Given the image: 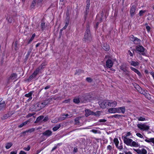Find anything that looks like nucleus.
<instances>
[{
  "mask_svg": "<svg viewBox=\"0 0 154 154\" xmlns=\"http://www.w3.org/2000/svg\"><path fill=\"white\" fill-rule=\"evenodd\" d=\"M83 39L84 41L87 42L90 41L92 39L88 23L86 25V31L84 35Z\"/></svg>",
  "mask_w": 154,
  "mask_h": 154,
  "instance_id": "obj_1",
  "label": "nucleus"
},
{
  "mask_svg": "<svg viewBox=\"0 0 154 154\" xmlns=\"http://www.w3.org/2000/svg\"><path fill=\"white\" fill-rule=\"evenodd\" d=\"M130 39L134 44L138 45H140L141 40L137 38L134 37L133 35H131L130 36Z\"/></svg>",
  "mask_w": 154,
  "mask_h": 154,
  "instance_id": "obj_2",
  "label": "nucleus"
},
{
  "mask_svg": "<svg viewBox=\"0 0 154 154\" xmlns=\"http://www.w3.org/2000/svg\"><path fill=\"white\" fill-rule=\"evenodd\" d=\"M85 97L84 96H80V97L77 98H75L73 100V102L76 103H79L80 101L83 103H85L86 101V100L84 99Z\"/></svg>",
  "mask_w": 154,
  "mask_h": 154,
  "instance_id": "obj_3",
  "label": "nucleus"
},
{
  "mask_svg": "<svg viewBox=\"0 0 154 154\" xmlns=\"http://www.w3.org/2000/svg\"><path fill=\"white\" fill-rule=\"evenodd\" d=\"M136 48L137 51L140 53H142L141 54L142 55H145V53L143 52L145 49L143 46L140 45H138L136 46Z\"/></svg>",
  "mask_w": 154,
  "mask_h": 154,
  "instance_id": "obj_4",
  "label": "nucleus"
},
{
  "mask_svg": "<svg viewBox=\"0 0 154 154\" xmlns=\"http://www.w3.org/2000/svg\"><path fill=\"white\" fill-rule=\"evenodd\" d=\"M122 138L125 143L128 146H130L131 145V143L132 141V140L131 139L126 137H122Z\"/></svg>",
  "mask_w": 154,
  "mask_h": 154,
  "instance_id": "obj_5",
  "label": "nucleus"
},
{
  "mask_svg": "<svg viewBox=\"0 0 154 154\" xmlns=\"http://www.w3.org/2000/svg\"><path fill=\"white\" fill-rule=\"evenodd\" d=\"M137 127L141 130H148L149 129V127L144 124L137 125Z\"/></svg>",
  "mask_w": 154,
  "mask_h": 154,
  "instance_id": "obj_6",
  "label": "nucleus"
},
{
  "mask_svg": "<svg viewBox=\"0 0 154 154\" xmlns=\"http://www.w3.org/2000/svg\"><path fill=\"white\" fill-rule=\"evenodd\" d=\"M66 119V117H65L64 114H63L62 115V117H58L57 119H55L53 121H52L51 122L53 123H55L59 122L65 120Z\"/></svg>",
  "mask_w": 154,
  "mask_h": 154,
  "instance_id": "obj_7",
  "label": "nucleus"
},
{
  "mask_svg": "<svg viewBox=\"0 0 154 154\" xmlns=\"http://www.w3.org/2000/svg\"><path fill=\"white\" fill-rule=\"evenodd\" d=\"M87 5L86 8V9L85 11V18H86V16L88 14L89 11V8L90 6V0H87L86 1Z\"/></svg>",
  "mask_w": 154,
  "mask_h": 154,
  "instance_id": "obj_8",
  "label": "nucleus"
},
{
  "mask_svg": "<svg viewBox=\"0 0 154 154\" xmlns=\"http://www.w3.org/2000/svg\"><path fill=\"white\" fill-rule=\"evenodd\" d=\"M109 102L108 101H103L102 102H100L99 105L100 107L102 108H105L109 106Z\"/></svg>",
  "mask_w": 154,
  "mask_h": 154,
  "instance_id": "obj_9",
  "label": "nucleus"
},
{
  "mask_svg": "<svg viewBox=\"0 0 154 154\" xmlns=\"http://www.w3.org/2000/svg\"><path fill=\"white\" fill-rule=\"evenodd\" d=\"M52 98H49L47 99L44 100L43 102L41 103V104L42 105V107H44L45 106L48 104L52 100Z\"/></svg>",
  "mask_w": 154,
  "mask_h": 154,
  "instance_id": "obj_10",
  "label": "nucleus"
},
{
  "mask_svg": "<svg viewBox=\"0 0 154 154\" xmlns=\"http://www.w3.org/2000/svg\"><path fill=\"white\" fill-rule=\"evenodd\" d=\"M135 10L136 6L135 5H133L131 7L130 11V15L131 17L134 15Z\"/></svg>",
  "mask_w": 154,
  "mask_h": 154,
  "instance_id": "obj_11",
  "label": "nucleus"
},
{
  "mask_svg": "<svg viewBox=\"0 0 154 154\" xmlns=\"http://www.w3.org/2000/svg\"><path fill=\"white\" fill-rule=\"evenodd\" d=\"M5 105V101L4 100H3L2 98H0V111L4 109Z\"/></svg>",
  "mask_w": 154,
  "mask_h": 154,
  "instance_id": "obj_12",
  "label": "nucleus"
},
{
  "mask_svg": "<svg viewBox=\"0 0 154 154\" xmlns=\"http://www.w3.org/2000/svg\"><path fill=\"white\" fill-rule=\"evenodd\" d=\"M38 73L39 72L37 70H35L32 75L29 76L28 79V80H31L33 78H35Z\"/></svg>",
  "mask_w": 154,
  "mask_h": 154,
  "instance_id": "obj_13",
  "label": "nucleus"
},
{
  "mask_svg": "<svg viewBox=\"0 0 154 154\" xmlns=\"http://www.w3.org/2000/svg\"><path fill=\"white\" fill-rule=\"evenodd\" d=\"M52 134V132L49 130H46L42 133L43 136H46L47 137H48L51 136Z\"/></svg>",
  "mask_w": 154,
  "mask_h": 154,
  "instance_id": "obj_14",
  "label": "nucleus"
},
{
  "mask_svg": "<svg viewBox=\"0 0 154 154\" xmlns=\"http://www.w3.org/2000/svg\"><path fill=\"white\" fill-rule=\"evenodd\" d=\"M17 75L16 73L12 74L8 78V81H11L12 80L15 79L17 78Z\"/></svg>",
  "mask_w": 154,
  "mask_h": 154,
  "instance_id": "obj_15",
  "label": "nucleus"
},
{
  "mask_svg": "<svg viewBox=\"0 0 154 154\" xmlns=\"http://www.w3.org/2000/svg\"><path fill=\"white\" fill-rule=\"evenodd\" d=\"M106 66L108 68L112 67L113 65V63L112 61L109 59L107 60L106 62Z\"/></svg>",
  "mask_w": 154,
  "mask_h": 154,
  "instance_id": "obj_16",
  "label": "nucleus"
},
{
  "mask_svg": "<svg viewBox=\"0 0 154 154\" xmlns=\"http://www.w3.org/2000/svg\"><path fill=\"white\" fill-rule=\"evenodd\" d=\"M136 86L137 88L138 89L137 90L139 92H140L141 94H143L144 95L146 96H148V94L147 93V91H146V92H145L144 93H143V91L142 90V89L141 88V87H140L138 85H137Z\"/></svg>",
  "mask_w": 154,
  "mask_h": 154,
  "instance_id": "obj_17",
  "label": "nucleus"
},
{
  "mask_svg": "<svg viewBox=\"0 0 154 154\" xmlns=\"http://www.w3.org/2000/svg\"><path fill=\"white\" fill-rule=\"evenodd\" d=\"M35 109L37 110H39L44 107H42V105L41 104V103H38L36 104L35 106Z\"/></svg>",
  "mask_w": 154,
  "mask_h": 154,
  "instance_id": "obj_18",
  "label": "nucleus"
},
{
  "mask_svg": "<svg viewBox=\"0 0 154 154\" xmlns=\"http://www.w3.org/2000/svg\"><path fill=\"white\" fill-rule=\"evenodd\" d=\"M85 116L88 117L90 115H93V112L91 111L89 109H86L85 110Z\"/></svg>",
  "mask_w": 154,
  "mask_h": 154,
  "instance_id": "obj_19",
  "label": "nucleus"
},
{
  "mask_svg": "<svg viewBox=\"0 0 154 154\" xmlns=\"http://www.w3.org/2000/svg\"><path fill=\"white\" fill-rule=\"evenodd\" d=\"M33 92V91H30L29 93L26 94L25 95V97H29L28 99L27 100L28 102L31 100L32 99V95Z\"/></svg>",
  "mask_w": 154,
  "mask_h": 154,
  "instance_id": "obj_20",
  "label": "nucleus"
},
{
  "mask_svg": "<svg viewBox=\"0 0 154 154\" xmlns=\"http://www.w3.org/2000/svg\"><path fill=\"white\" fill-rule=\"evenodd\" d=\"M44 117V116L42 115L38 116L37 118L36 121L34 122V123H37L42 122L41 121L43 119Z\"/></svg>",
  "mask_w": 154,
  "mask_h": 154,
  "instance_id": "obj_21",
  "label": "nucleus"
},
{
  "mask_svg": "<svg viewBox=\"0 0 154 154\" xmlns=\"http://www.w3.org/2000/svg\"><path fill=\"white\" fill-rule=\"evenodd\" d=\"M129 63L131 65L134 66H138L139 65V63L137 61L135 62L133 61H131Z\"/></svg>",
  "mask_w": 154,
  "mask_h": 154,
  "instance_id": "obj_22",
  "label": "nucleus"
},
{
  "mask_svg": "<svg viewBox=\"0 0 154 154\" xmlns=\"http://www.w3.org/2000/svg\"><path fill=\"white\" fill-rule=\"evenodd\" d=\"M108 112L110 113H116V108H111L108 109Z\"/></svg>",
  "mask_w": 154,
  "mask_h": 154,
  "instance_id": "obj_23",
  "label": "nucleus"
},
{
  "mask_svg": "<svg viewBox=\"0 0 154 154\" xmlns=\"http://www.w3.org/2000/svg\"><path fill=\"white\" fill-rule=\"evenodd\" d=\"M130 146H133L135 147H137L139 146V145L137 143H136L134 141H132L131 143V145H130Z\"/></svg>",
  "mask_w": 154,
  "mask_h": 154,
  "instance_id": "obj_24",
  "label": "nucleus"
},
{
  "mask_svg": "<svg viewBox=\"0 0 154 154\" xmlns=\"http://www.w3.org/2000/svg\"><path fill=\"white\" fill-rule=\"evenodd\" d=\"M117 104V103L116 101H113L111 102H109V106L115 107L116 106Z\"/></svg>",
  "mask_w": 154,
  "mask_h": 154,
  "instance_id": "obj_25",
  "label": "nucleus"
},
{
  "mask_svg": "<svg viewBox=\"0 0 154 154\" xmlns=\"http://www.w3.org/2000/svg\"><path fill=\"white\" fill-rule=\"evenodd\" d=\"M81 118V117H77L75 119V124L77 125H79V120Z\"/></svg>",
  "mask_w": 154,
  "mask_h": 154,
  "instance_id": "obj_26",
  "label": "nucleus"
},
{
  "mask_svg": "<svg viewBox=\"0 0 154 154\" xmlns=\"http://www.w3.org/2000/svg\"><path fill=\"white\" fill-rule=\"evenodd\" d=\"M45 66V65L44 64H42L39 67H38L36 70H37L38 72H39L40 70L44 68V66Z\"/></svg>",
  "mask_w": 154,
  "mask_h": 154,
  "instance_id": "obj_27",
  "label": "nucleus"
},
{
  "mask_svg": "<svg viewBox=\"0 0 154 154\" xmlns=\"http://www.w3.org/2000/svg\"><path fill=\"white\" fill-rule=\"evenodd\" d=\"M12 143L11 142H9L6 144L5 148L7 149L10 148L12 145Z\"/></svg>",
  "mask_w": 154,
  "mask_h": 154,
  "instance_id": "obj_28",
  "label": "nucleus"
},
{
  "mask_svg": "<svg viewBox=\"0 0 154 154\" xmlns=\"http://www.w3.org/2000/svg\"><path fill=\"white\" fill-rule=\"evenodd\" d=\"M103 48L105 51H108L109 49V47L107 44H104L103 46Z\"/></svg>",
  "mask_w": 154,
  "mask_h": 154,
  "instance_id": "obj_29",
  "label": "nucleus"
},
{
  "mask_svg": "<svg viewBox=\"0 0 154 154\" xmlns=\"http://www.w3.org/2000/svg\"><path fill=\"white\" fill-rule=\"evenodd\" d=\"M29 122V120H27V121H25V122L22 123L20 125H19L18 126V127L19 128H21L23 126L26 125Z\"/></svg>",
  "mask_w": 154,
  "mask_h": 154,
  "instance_id": "obj_30",
  "label": "nucleus"
},
{
  "mask_svg": "<svg viewBox=\"0 0 154 154\" xmlns=\"http://www.w3.org/2000/svg\"><path fill=\"white\" fill-rule=\"evenodd\" d=\"M60 126L61 125L60 124L57 125L56 126L53 128L52 130L54 131H56L59 128Z\"/></svg>",
  "mask_w": 154,
  "mask_h": 154,
  "instance_id": "obj_31",
  "label": "nucleus"
},
{
  "mask_svg": "<svg viewBox=\"0 0 154 154\" xmlns=\"http://www.w3.org/2000/svg\"><path fill=\"white\" fill-rule=\"evenodd\" d=\"M41 28L42 30H43L46 28L45 23L44 21H42L41 25Z\"/></svg>",
  "mask_w": 154,
  "mask_h": 154,
  "instance_id": "obj_32",
  "label": "nucleus"
},
{
  "mask_svg": "<svg viewBox=\"0 0 154 154\" xmlns=\"http://www.w3.org/2000/svg\"><path fill=\"white\" fill-rule=\"evenodd\" d=\"M101 111H97L96 112H93V115H94L96 116H99L101 114Z\"/></svg>",
  "mask_w": 154,
  "mask_h": 154,
  "instance_id": "obj_33",
  "label": "nucleus"
},
{
  "mask_svg": "<svg viewBox=\"0 0 154 154\" xmlns=\"http://www.w3.org/2000/svg\"><path fill=\"white\" fill-rule=\"evenodd\" d=\"M145 141L148 143L152 142L153 143H154V138H152L149 139H146L145 140Z\"/></svg>",
  "mask_w": 154,
  "mask_h": 154,
  "instance_id": "obj_34",
  "label": "nucleus"
},
{
  "mask_svg": "<svg viewBox=\"0 0 154 154\" xmlns=\"http://www.w3.org/2000/svg\"><path fill=\"white\" fill-rule=\"evenodd\" d=\"M7 19L8 20V22L10 23H11L13 20V17L12 16H9L7 18Z\"/></svg>",
  "mask_w": 154,
  "mask_h": 154,
  "instance_id": "obj_35",
  "label": "nucleus"
},
{
  "mask_svg": "<svg viewBox=\"0 0 154 154\" xmlns=\"http://www.w3.org/2000/svg\"><path fill=\"white\" fill-rule=\"evenodd\" d=\"M32 51V50L31 49H29L28 51L27 54L25 58V60H27L28 58V57L31 53Z\"/></svg>",
  "mask_w": 154,
  "mask_h": 154,
  "instance_id": "obj_36",
  "label": "nucleus"
},
{
  "mask_svg": "<svg viewBox=\"0 0 154 154\" xmlns=\"http://www.w3.org/2000/svg\"><path fill=\"white\" fill-rule=\"evenodd\" d=\"M121 112L123 114H124L125 111V106H122L119 107Z\"/></svg>",
  "mask_w": 154,
  "mask_h": 154,
  "instance_id": "obj_37",
  "label": "nucleus"
},
{
  "mask_svg": "<svg viewBox=\"0 0 154 154\" xmlns=\"http://www.w3.org/2000/svg\"><path fill=\"white\" fill-rule=\"evenodd\" d=\"M36 2V0H33L30 6L31 8H34Z\"/></svg>",
  "mask_w": 154,
  "mask_h": 154,
  "instance_id": "obj_38",
  "label": "nucleus"
},
{
  "mask_svg": "<svg viewBox=\"0 0 154 154\" xmlns=\"http://www.w3.org/2000/svg\"><path fill=\"white\" fill-rule=\"evenodd\" d=\"M113 141L115 143V144L116 146H117L118 145L119 143V141L118 140V139L117 138H115L114 139Z\"/></svg>",
  "mask_w": 154,
  "mask_h": 154,
  "instance_id": "obj_39",
  "label": "nucleus"
},
{
  "mask_svg": "<svg viewBox=\"0 0 154 154\" xmlns=\"http://www.w3.org/2000/svg\"><path fill=\"white\" fill-rule=\"evenodd\" d=\"M35 36V33H34L33 34L32 36L30 38V39L29 40L28 42V44H29L33 39L34 38Z\"/></svg>",
  "mask_w": 154,
  "mask_h": 154,
  "instance_id": "obj_40",
  "label": "nucleus"
},
{
  "mask_svg": "<svg viewBox=\"0 0 154 154\" xmlns=\"http://www.w3.org/2000/svg\"><path fill=\"white\" fill-rule=\"evenodd\" d=\"M146 12V10H141L139 13L140 16H141L143 15V14Z\"/></svg>",
  "mask_w": 154,
  "mask_h": 154,
  "instance_id": "obj_41",
  "label": "nucleus"
},
{
  "mask_svg": "<svg viewBox=\"0 0 154 154\" xmlns=\"http://www.w3.org/2000/svg\"><path fill=\"white\" fill-rule=\"evenodd\" d=\"M35 112H33L32 113H29L26 116V118H28L32 116L35 114Z\"/></svg>",
  "mask_w": 154,
  "mask_h": 154,
  "instance_id": "obj_42",
  "label": "nucleus"
},
{
  "mask_svg": "<svg viewBox=\"0 0 154 154\" xmlns=\"http://www.w3.org/2000/svg\"><path fill=\"white\" fill-rule=\"evenodd\" d=\"M121 116V115L119 114H116L114 115H113L112 116V118H119Z\"/></svg>",
  "mask_w": 154,
  "mask_h": 154,
  "instance_id": "obj_43",
  "label": "nucleus"
},
{
  "mask_svg": "<svg viewBox=\"0 0 154 154\" xmlns=\"http://www.w3.org/2000/svg\"><path fill=\"white\" fill-rule=\"evenodd\" d=\"M134 50H135L134 49L133 50H132V52L130 51H128V54L130 55V56L132 57L133 56V54L134 53Z\"/></svg>",
  "mask_w": 154,
  "mask_h": 154,
  "instance_id": "obj_44",
  "label": "nucleus"
},
{
  "mask_svg": "<svg viewBox=\"0 0 154 154\" xmlns=\"http://www.w3.org/2000/svg\"><path fill=\"white\" fill-rule=\"evenodd\" d=\"M137 118L138 119L139 121H144L145 120V119L142 117H137Z\"/></svg>",
  "mask_w": 154,
  "mask_h": 154,
  "instance_id": "obj_45",
  "label": "nucleus"
},
{
  "mask_svg": "<svg viewBox=\"0 0 154 154\" xmlns=\"http://www.w3.org/2000/svg\"><path fill=\"white\" fill-rule=\"evenodd\" d=\"M86 81L88 82L91 83L93 81L92 79L90 77H87L86 78Z\"/></svg>",
  "mask_w": 154,
  "mask_h": 154,
  "instance_id": "obj_46",
  "label": "nucleus"
},
{
  "mask_svg": "<svg viewBox=\"0 0 154 154\" xmlns=\"http://www.w3.org/2000/svg\"><path fill=\"white\" fill-rule=\"evenodd\" d=\"M9 115L8 114H5L2 117V120H4L5 119H7L9 117Z\"/></svg>",
  "mask_w": 154,
  "mask_h": 154,
  "instance_id": "obj_47",
  "label": "nucleus"
},
{
  "mask_svg": "<svg viewBox=\"0 0 154 154\" xmlns=\"http://www.w3.org/2000/svg\"><path fill=\"white\" fill-rule=\"evenodd\" d=\"M141 154H146V153H147V151L144 149H142L141 150Z\"/></svg>",
  "mask_w": 154,
  "mask_h": 154,
  "instance_id": "obj_48",
  "label": "nucleus"
},
{
  "mask_svg": "<svg viewBox=\"0 0 154 154\" xmlns=\"http://www.w3.org/2000/svg\"><path fill=\"white\" fill-rule=\"evenodd\" d=\"M49 120V118L48 116H46L45 117L42 121H43L44 122H46Z\"/></svg>",
  "mask_w": 154,
  "mask_h": 154,
  "instance_id": "obj_49",
  "label": "nucleus"
},
{
  "mask_svg": "<svg viewBox=\"0 0 154 154\" xmlns=\"http://www.w3.org/2000/svg\"><path fill=\"white\" fill-rule=\"evenodd\" d=\"M91 131L92 132L94 133H95V134H96L97 133H100V131L98 132V131L97 130H95L94 129H93V130H91Z\"/></svg>",
  "mask_w": 154,
  "mask_h": 154,
  "instance_id": "obj_50",
  "label": "nucleus"
},
{
  "mask_svg": "<svg viewBox=\"0 0 154 154\" xmlns=\"http://www.w3.org/2000/svg\"><path fill=\"white\" fill-rule=\"evenodd\" d=\"M30 147L28 146L27 147H24L23 148V150L25 151H28L30 149Z\"/></svg>",
  "mask_w": 154,
  "mask_h": 154,
  "instance_id": "obj_51",
  "label": "nucleus"
},
{
  "mask_svg": "<svg viewBox=\"0 0 154 154\" xmlns=\"http://www.w3.org/2000/svg\"><path fill=\"white\" fill-rule=\"evenodd\" d=\"M131 135V134L130 132H128L126 134H125V136H123L122 137H129Z\"/></svg>",
  "mask_w": 154,
  "mask_h": 154,
  "instance_id": "obj_52",
  "label": "nucleus"
},
{
  "mask_svg": "<svg viewBox=\"0 0 154 154\" xmlns=\"http://www.w3.org/2000/svg\"><path fill=\"white\" fill-rule=\"evenodd\" d=\"M134 72L136 73L139 76H140L141 75V74L140 72L137 69H136L135 71H134Z\"/></svg>",
  "mask_w": 154,
  "mask_h": 154,
  "instance_id": "obj_53",
  "label": "nucleus"
},
{
  "mask_svg": "<svg viewBox=\"0 0 154 154\" xmlns=\"http://www.w3.org/2000/svg\"><path fill=\"white\" fill-rule=\"evenodd\" d=\"M35 131V129L34 128H32L31 129H30L27 131H26L27 132H29L30 133H31L32 132H33Z\"/></svg>",
  "mask_w": 154,
  "mask_h": 154,
  "instance_id": "obj_54",
  "label": "nucleus"
},
{
  "mask_svg": "<svg viewBox=\"0 0 154 154\" xmlns=\"http://www.w3.org/2000/svg\"><path fill=\"white\" fill-rule=\"evenodd\" d=\"M82 71V70L80 69H78V70H76V72L75 73V74H78L79 75V73L81 72Z\"/></svg>",
  "mask_w": 154,
  "mask_h": 154,
  "instance_id": "obj_55",
  "label": "nucleus"
},
{
  "mask_svg": "<svg viewBox=\"0 0 154 154\" xmlns=\"http://www.w3.org/2000/svg\"><path fill=\"white\" fill-rule=\"evenodd\" d=\"M65 115V117H66V118H70L72 116V114H70V115H69L68 114H66L65 115Z\"/></svg>",
  "mask_w": 154,
  "mask_h": 154,
  "instance_id": "obj_56",
  "label": "nucleus"
},
{
  "mask_svg": "<svg viewBox=\"0 0 154 154\" xmlns=\"http://www.w3.org/2000/svg\"><path fill=\"white\" fill-rule=\"evenodd\" d=\"M117 148H118L120 150H121L123 149V147L122 145H121L119 146H116Z\"/></svg>",
  "mask_w": 154,
  "mask_h": 154,
  "instance_id": "obj_57",
  "label": "nucleus"
},
{
  "mask_svg": "<svg viewBox=\"0 0 154 154\" xmlns=\"http://www.w3.org/2000/svg\"><path fill=\"white\" fill-rule=\"evenodd\" d=\"M136 135L138 137H139L140 138H142L143 137V136L140 133H137L136 134Z\"/></svg>",
  "mask_w": 154,
  "mask_h": 154,
  "instance_id": "obj_58",
  "label": "nucleus"
},
{
  "mask_svg": "<svg viewBox=\"0 0 154 154\" xmlns=\"http://www.w3.org/2000/svg\"><path fill=\"white\" fill-rule=\"evenodd\" d=\"M116 112L118 113H121L120 109H119V107L116 108Z\"/></svg>",
  "mask_w": 154,
  "mask_h": 154,
  "instance_id": "obj_59",
  "label": "nucleus"
},
{
  "mask_svg": "<svg viewBox=\"0 0 154 154\" xmlns=\"http://www.w3.org/2000/svg\"><path fill=\"white\" fill-rule=\"evenodd\" d=\"M99 121L100 122H105L106 121V120L104 119H102L99 120Z\"/></svg>",
  "mask_w": 154,
  "mask_h": 154,
  "instance_id": "obj_60",
  "label": "nucleus"
},
{
  "mask_svg": "<svg viewBox=\"0 0 154 154\" xmlns=\"http://www.w3.org/2000/svg\"><path fill=\"white\" fill-rule=\"evenodd\" d=\"M136 152L138 154H141V151L140 149H137L136 151Z\"/></svg>",
  "mask_w": 154,
  "mask_h": 154,
  "instance_id": "obj_61",
  "label": "nucleus"
},
{
  "mask_svg": "<svg viewBox=\"0 0 154 154\" xmlns=\"http://www.w3.org/2000/svg\"><path fill=\"white\" fill-rule=\"evenodd\" d=\"M146 29H147L148 32H149L150 30V28L149 26H147L146 27Z\"/></svg>",
  "mask_w": 154,
  "mask_h": 154,
  "instance_id": "obj_62",
  "label": "nucleus"
},
{
  "mask_svg": "<svg viewBox=\"0 0 154 154\" xmlns=\"http://www.w3.org/2000/svg\"><path fill=\"white\" fill-rule=\"evenodd\" d=\"M17 151H14L11 152H10V154H17Z\"/></svg>",
  "mask_w": 154,
  "mask_h": 154,
  "instance_id": "obj_63",
  "label": "nucleus"
},
{
  "mask_svg": "<svg viewBox=\"0 0 154 154\" xmlns=\"http://www.w3.org/2000/svg\"><path fill=\"white\" fill-rule=\"evenodd\" d=\"M19 154H26V153L23 151H21L19 153Z\"/></svg>",
  "mask_w": 154,
  "mask_h": 154,
  "instance_id": "obj_64",
  "label": "nucleus"
}]
</instances>
